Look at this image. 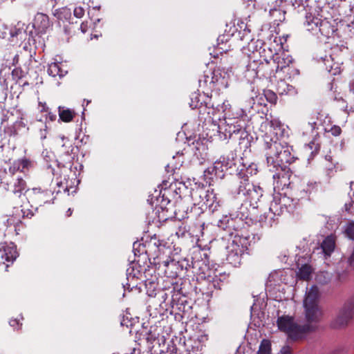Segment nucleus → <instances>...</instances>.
Instances as JSON below:
<instances>
[{
	"label": "nucleus",
	"instance_id": "a878e982",
	"mask_svg": "<svg viewBox=\"0 0 354 354\" xmlns=\"http://www.w3.org/2000/svg\"><path fill=\"white\" fill-rule=\"evenodd\" d=\"M58 111L59 119L64 122L72 121L75 115V113L73 110L64 106H59Z\"/></svg>",
	"mask_w": 354,
	"mask_h": 354
},
{
	"label": "nucleus",
	"instance_id": "412c9836",
	"mask_svg": "<svg viewBox=\"0 0 354 354\" xmlns=\"http://www.w3.org/2000/svg\"><path fill=\"white\" fill-rule=\"evenodd\" d=\"M314 185L313 184H307L305 183H300L299 185H292L290 189H292L293 194L297 200L301 198H306L308 197L309 194L313 189Z\"/></svg>",
	"mask_w": 354,
	"mask_h": 354
},
{
	"label": "nucleus",
	"instance_id": "0eeeda50",
	"mask_svg": "<svg viewBox=\"0 0 354 354\" xmlns=\"http://www.w3.org/2000/svg\"><path fill=\"white\" fill-rule=\"evenodd\" d=\"M233 153L229 154L226 156H223L216 160L213 165L208 167L204 171V177L205 180L209 184L214 178V176L218 178H223L225 176V172L230 168L235 165Z\"/></svg>",
	"mask_w": 354,
	"mask_h": 354
},
{
	"label": "nucleus",
	"instance_id": "72a5a7b5",
	"mask_svg": "<svg viewBox=\"0 0 354 354\" xmlns=\"http://www.w3.org/2000/svg\"><path fill=\"white\" fill-rule=\"evenodd\" d=\"M205 223L204 222H198L192 227L193 235L199 239L204 235V229Z\"/></svg>",
	"mask_w": 354,
	"mask_h": 354
},
{
	"label": "nucleus",
	"instance_id": "8fccbe9b",
	"mask_svg": "<svg viewBox=\"0 0 354 354\" xmlns=\"http://www.w3.org/2000/svg\"><path fill=\"white\" fill-rule=\"evenodd\" d=\"M333 136H338L341 134L342 129L338 126H333L330 128V130L329 131Z\"/></svg>",
	"mask_w": 354,
	"mask_h": 354
},
{
	"label": "nucleus",
	"instance_id": "052dcab7",
	"mask_svg": "<svg viewBox=\"0 0 354 354\" xmlns=\"http://www.w3.org/2000/svg\"><path fill=\"white\" fill-rule=\"evenodd\" d=\"M72 213H73L72 209H71V208H69V209L66 211V216H67V217L71 216V214H72Z\"/></svg>",
	"mask_w": 354,
	"mask_h": 354
},
{
	"label": "nucleus",
	"instance_id": "a211bd4d",
	"mask_svg": "<svg viewBox=\"0 0 354 354\" xmlns=\"http://www.w3.org/2000/svg\"><path fill=\"white\" fill-rule=\"evenodd\" d=\"M268 125V131L263 137L266 135H270L272 140L281 141L280 138L283 137L286 133L283 124L279 120L274 119L269 122Z\"/></svg>",
	"mask_w": 354,
	"mask_h": 354
},
{
	"label": "nucleus",
	"instance_id": "09e8293b",
	"mask_svg": "<svg viewBox=\"0 0 354 354\" xmlns=\"http://www.w3.org/2000/svg\"><path fill=\"white\" fill-rule=\"evenodd\" d=\"M203 80H199V84L200 86H202V84H203L205 86L209 87V82L211 81V75H204Z\"/></svg>",
	"mask_w": 354,
	"mask_h": 354
},
{
	"label": "nucleus",
	"instance_id": "de8ad7c7",
	"mask_svg": "<svg viewBox=\"0 0 354 354\" xmlns=\"http://www.w3.org/2000/svg\"><path fill=\"white\" fill-rule=\"evenodd\" d=\"M62 142H63V144L62 145V147L63 148H66V153H67L68 155H69V152H70V149L72 148V145L71 144V142H69L68 140H66V142H64V140H66V138L62 136Z\"/></svg>",
	"mask_w": 354,
	"mask_h": 354
},
{
	"label": "nucleus",
	"instance_id": "ddd939ff",
	"mask_svg": "<svg viewBox=\"0 0 354 354\" xmlns=\"http://www.w3.org/2000/svg\"><path fill=\"white\" fill-rule=\"evenodd\" d=\"M266 66L261 60H256L250 58L249 62L246 66L245 72V77L249 80H254L255 78L261 76H265L262 73L263 68Z\"/></svg>",
	"mask_w": 354,
	"mask_h": 354
},
{
	"label": "nucleus",
	"instance_id": "b1692460",
	"mask_svg": "<svg viewBox=\"0 0 354 354\" xmlns=\"http://www.w3.org/2000/svg\"><path fill=\"white\" fill-rule=\"evenodd\" d=\"M319 289L316 286H313L306 292L304 305L318 304Z\"/></svg>",
	"mask_w": 354,
	"mask_h": 354
},
{
	"label": "nucleus",
	"instance_id": "a19ab883",
	"mask_svg": "<svg viewBox=\"0 0 354 354\" xmlns=\"http://www.w3.org/2000/svg\"><path fill=\"white\" fill-rule=\"evenodd\" d=\"M234 223H237L242 224L243 223V221L241 218H239V219H236V220H233L232 218L227 219V227L229 230L231 229V228H233L234 230H237L239 228L240 225H238L237 226H235L234 225Z\"/></svg>",
	"mask_w": 354,
	"mask_h": 354
},
{
	"label": "nucleus",
	"instance_id": "473e14b6",
	"mask_svg": "<svg viewBox=\"0 0 354 354\" xmlns=\"http://www.w3.org/2000/svg\"><path fill=\"white\" fill-rule=\"evenodd\" d=\"M54 15L57 17L59 20H67L71 17V10L66 7H64L57 10H55Z\"/></svg>",
	"mask_w": 354,
	"mask_h": 354
},
{
	"label": "nucleus",
	"instance_id": "e2e57ef3",
	"mask_svg": "<svg viewBox=\"0 0 354 354\" xmlns=\"http://www.w3.org/2000/svg\"><path fill=\"white\" fill-rule=\"evenodd\" d=\"M309 124H310L312 129H315V127H316V122H312V123H309Z\"/></svg>",
	"mask_w": 354,
	"mask_h": 354
},
{
	"label": "nucleus",
	"instance_id": "13d9d810",
	"mask_svg": "<svg viewBox=\"0 0 354 354\" xmlns=\"http://www.w3.org/2000/svg\"><path fill=\"white\" fill-rule=\"evenodd\" d=\"M176 235L178 236H183L185 235V231H182L181 229L180 228L179 230L176 232Z\"/></svg>",
	"mask_w": 354,
	"mask_h": 354
},
{
	"label": "nucleus",
	"instance_id": "f3484780",
	"mask_svg": "<svg viewBox=\"0 0 354 354\" xmlns=\"http://www.w3.org/2000/svg\"><path fill=\"white\" fill-rule=\"evenodd\" d=\"M53 192L48 189H41L40 187H35L31 190L30 199L33 203L42 205L50 201Z\"/></svg>",
	"mask_w": 354,
	"mask_h": 354
},
{
	"label": "nucleus",
	"instance_id": "6e6d98bb",
	"mask_svg": "<svg viewBox=\"0 0 354 354\" xmlns=\"http://www.w3.org/2000/svg\"><path fill=\"white\" fill-rule=\"evenodd\" d=\"M282 272H274V273H272L271 274L270 276H269V280L270 281H276V279L279 277V274H281Z\"/></svg>",
	"mask_w": 354,
	"mask_h": 354
},
{
	"label": "nucleus",
	"instance_id": "f257e3e1",
	"mask_svg": "<svg viewBox=\"0 0 354 354\" xmlns=\"http://www.w3.org/2000/svg\"><path fill=\"white\" fill-rule=\"evenodd\" d=\"M263 148L269 170L286 167L285 163L290 164L295 160L286 143L276 139L272 140L270 135H266L263 137Z\"/></svg>",
	"mask_w": 354,
	"mask_h": 354
},
{
	"label": "nucleus",
	"instance_id": "774afa93",
	"mask_svg": "<svg viewBox=\"0 0 354 354\" xmlns=\"http://www.w3.org/2000/svg\"><path fill=\"white\" fill-rule=\"evenodd\" d=\"M274 42H277V37H275V38H274Z\"/></svg>",
	"mask_w": 354,
	"mask_h": 354
},
{
	"label": "nucleus",
	"instance_id": "c9c22d12",
	"mask_svg": "<svg viewBox=\"0 0 354 354\" xmlns=\"http://www.w3.org/2000/svg\"><path fill=\"white\" fill-rule=\"evenodd\" d=\"M201 95L198 93H194L191 95L189 106L192 109H198L202 106V102L201 101Z\"/></svg>",
	"mask_w": 354,
	"mask_h": 354
},
{
	"label": "nucleus",
	"instance_id": "0e129e2a",
	"mask_svg": "<svg viewBox=\"0 0 354 354\" xmlns=\"http://www.w3.org/2000/svg\"><path fill=\"white\" fill-rule=\"evenodd\" d=\"M64 31H65L66 34H67V35L71 34V32L68 30V28L66 26L64 27Z\"/></svg>",
	"mask_w": 354,
	"mask_h": 354
},
{
	"label": "nucleus",
	"instance_id": "c03bdc74",
	"mask_svg": "<svg viewBox=\"0 0 354 354\" xmlns=\"http://www.w3.org/2000/svg\"><path fill=\"white\" fill-rule=\"evenodd\" d=\"M84 9L81 6L75 7L73 10V15L77 18H82L84 15Z\"/></svg>",
	"mask_w": 354,
	"mask_h": 354
},
{
	"label": "nucleus",
	"instance_id": "338daca9",
	"mask_svg": "<svg viewBox=\"0 0 354 354\" xmlns=\"http://www.w3.org/2000/svg\"><path fill=\"white\" fill-rule=\"evenodd\" d=\"M243 168H245V166H243L242 169H243V171H246V174L248 175V169H249V168H247L246 169H243ZM241 169H240V171H241Z\"/></svg>",
	"mask_w": 354,
	"mask_h": 354
},
{
	"label": "nucleus",
	"instance_id": "69168bd1",
	"mask_svg": "<svg viewBox=\"0 0 354 354\" xmlns=\"http://www.w3.org/2000/svg\"><path fill=\"white\" fill-rule=\"evenodd\" d=\"M55 115H49V118H50V120H54L55 119Z\"/></svg>",
	"mask_w": 354,
	"mask_h": 354
},
{
	"label": "nucleus",
	"instance_id": "2eb2a0df",
	"mask_svg": "<svg viewBox=\"0 0 354 354\" xmlns=\"http://www.w3.org/2000/svg\"><path fill=\"white\" fill-rule=\"evenodd\" d=\"M305 309V316L307 324L310 326H314L315 330L317 328V324L321 320L322 313L319 309L318 304L304 305Z\"/></svg>",
	"mask_w": 354,
	"mask_h": 354
},
{
	"label": "nucleus",
	"instance_id": "79ce46f5",
	"mask_svg": "<svg viewBox=\"0 0 354 354\" xmlns=\"http://www.w3.org/2000/svg\"><path fill=\"white\" fill-rule=\"evenodd\" d=\"M277 202L273 201V202L271 203L270 207H269V212L266 216V219H267V218L268 216L270 217V221L272 219V216L276 214V213L274 212V210H275L277 212Z\"/></svg>",
	"mask_w": 354,
	"mask_h": 354
},
{
	"label": "nucleus",
	"instance_id": "9d476101",
	"mask_svg": "<svg viewBox=\"0 0 354 354\" xmlns=\"http://www.w3.org/2000/svg\"><path fill=\"white\" fill-rule=\"evenodd\" d=\"M232 70L217 67L211 73V81L209 88L212 90L221 91L228 86L231 77Z\"/></svg>",
	"mask_w": 354,
	"mask_h": 354
},
{
	"label": "nucleus",
	"instance_id": "4468645a",
	"mask_svg": "<svg viewBox=\"0 0 354 354\" xmlns=\"http://www.w3.org/2000/svg\"><path fill=\"white\" fill-rule=\"evenodd\" d=\"M10 182L8 185H2L6 190L10 191L18 197H20L28 190L26 183L21 176H13V177H10Z\"/></svg>",
	"mask_w": 354,
	"mask_h": 354
},
{
	"label": "nucleus",
	"instance_id": "dca6fc26",
	"mask_svg": "<svg viewBox=\"0 0 354 354\" xmlns=\"http://www.w3.org/2000/svg\"><path fill=\"white\" fill-rule=\"evenodd\" d=\"M255 43L257 44V45L255 46L256 47L259 44L261 45L260 49L259 51V55L263 59V60L266 62L265 65L267 66L268 64L269 63V59H271V58L273 59V57H274V55H276L277 53L274 52L272 50L271 47L267 46L266 44H263L261 40H257L255 41ZM254 42L253 41H252L251 43L249 44V48H250V50H252V53L254 55L253 57H256L255 51L257 52V50L254 49Z\"/></svg>",
	"mask_w": 354,
	"mask_h": 354
},
{
	"label": "nucleus",
	"instance_id": "e433bc0d",
	"mask_svg": "<svg viewBox=\"0 0 354 354\" xmlns=\"http://www.w3.org/2000/svg\"><path fill=\"white\" fill-rule=\"evenodd\" d=\"M10 35L12 39L19 37L20 39H22L23 37L26 35V31L21 28H14L10 30Z\"/></svg>",
	"mask_w": 354,
	"mask_h": 354
},
{
	"label": "nucleus",
	"instance_id": "423d86ee",
	"mask_svg": "<svg viewBox=\"0 0 354 354\" xmlns=\"http://www.w3.org/2000/svg\"><path fill=\"white\" fill-rule=\"evenodd\" d=\"M277 326L280 330L286 333L289 338L294 340L301 339L306 333L315 330L314 326L298 325L294 322L293 317L290 316L279 317Z\"/></svg>",
	"mask_w": 354,
	"mask_h": 354
},
{
	"label": "nucleus",
	"instance_id": "aec40b11",
	"mask_svg": "<svg viewBox=\"0 0 354 354\" xmlns=\"http://www.w3.org/2000/svg\"><path fill=\"white\" fill-rule=\"evenodd\" d=\"M48 17L43 13H37L33 21V27L38 33H45L50 28Z\"/></svg>",
	"mask_w": 354,
	"mask_h": 354
},
{
	"label": "nucleus",
	"instance_id": "39448f33",
	"mask_svg": "<svg viewBox=\"0 0 354 354\" xmlns=\"http://www.w3.org/2000/svg\"><path fill=\"white\" fill-rule=\"evenodd\" d=\"M230 235V237L227 239L225 246L226 260L233 267H239L241 264L243 256L247 249L245 246L246 239L237 234L232 236V233Z\"/></svg>",
	"mask_w": 354,
	"mask_h": 354
},
{
	"label": "nucleus",
	"instance_id": "bf43d9fd",
	"mask_svg": "<svg viewBox=\"0 0 354 354\" xmlns=\"http://www.w3.org/2000/svg\"><path fill=\"white\" fill-rule=\"evenodd\" d=\"M201 191H198V190H196V191L194 192L192 194V196H198L201 198Z\"/></svg>",
	"mask_w": 354,
	"mask_h": 354
},
{
	"label": "nucleus",
	"instance_id": "58836bf2",
	"mask_svg": "<svg viewBox=\"0 0 354 354\" xmlns=\"http://www.w3.org/2000/svg\"><path fill=\"white\" fill-rule=\"evenodd\" d=\"M21 125L20 122H16L13 124L12 126L8 127L5 129V132L8 136H15L17 133V128Z\"/></svg>",
	"mask_w": 354,
	"mask_h": 354
},
{
	"label": "nucleus",
	"instance_id": "9b49d317",
	"mask_svg": "<svg viewBox=\"0 0 354 354\" xmlns=\"http://www.w3.org/2000/svg\"><path fill=\"white\" fill-rule=\"evenodd\" d=\"M353 314L354 297L339 310L336 317L332 321L331 326L334 328L345 327L353 318Z\"/></svg>",
	"mask_w": 354,
	"mask_h": 354
},
{
	"label": "nucleus",
	"instance_id": "f704fd0d",
	"mask_svg": "<svg viewBox=\"0 0 354 354\" xmlns=\"http://www.w3.org/2000/svg\"><path fill=\"white\" fill-rule=\"evenodd\" d=\"M271 353V344L268 339H263L259 346L258 354H270Z\"/></svg>",
	"mask_w": 354,
	"mask_h": 354
},
{
	"label": "nucleus",
	"instance_id": "49530a36",
	"mask_svg": "<svg viewBox=\"0 0 354 354\" xmlns=\"http://www.w3.org/2000/svg\"><path fill=\"white\" fill-rule=\"evenodd\" d=\"M42 127L40 128L39 131V136L41 140H44L47 136V126L45 124H41Z\"/></svg>",
	"mask_w": 354,
	"mask_h": 354
},
{
	"label": "nucleus",
	"instance_id": "4d7b16f0",
	"mask_svg": "<svg viewBox=\"0 0 354 354\" xmlns=\"http://www.w3.org/2000/svg\"><path fill=\"white\" fill-rule=\"evenodd\" d=\"M9 323L10 325L13 328H16V326L19 325V321L16 319H11Z\"/></svg>",
	"mask_w": 354,
	"mask_h": 354
},
{
	"label": "nucleus",
	"instance_id": "4c0bfd02",
	"mask_svg": "<svg viewBox=\"0 0 354 354\" xmlns=\"http://www.w3.org/2000/svg\"><path fill=\"white\" fill-rule=\"evenodd\" d=\"M344 232L349 239L354 240V221L349 222L345 226Z\"/></svg>",
	"mask_w": 354,
	"mask_h": 354
},
{
	"label": "nucleus",
	"instance_id": "c85d7f7f",
	"mask_svg": "<svg viewBox=\"0 0 354 354\" xmlns=\"http://www.w3.org/2000/svg\"><path fill=\"white\" fill-rule=\"evenodd\" d=\"M335 243L334 238L331 236H328L323 241L322 243V248L326 255L330 256L335 249Z\"/></svg>",
	"mask_w": 354,
	"mask_h": 354
},
{
	"label": "nucleus",
	"instance_id": "f03ea898",
	"mask_svg": "<svg viewBox=\"0 0 354 354\" xmlns=\"http://www.w3.org/2000/svg\"><path fill=\"white\" fill-rule=\"evenodd\" d=\"M246 118L247 115L241 111L236 117H225L223 120H220L218 124H214L213 131H216L221 140H228L233 134L245 133Z\"/></svg>",
	"mask_w": 354,
	"mask_h": 354
},
{
	"label": "nucleus",
	"instance_id": "603ef678",
	"mask_svg": "<svg viewBox=\"0 0 354 354\" xmlns=\"http://www.w3.org/2000/svg\"><path fill=\"white\" fill-rule=\"evenodd\" d=\"M323 275H324V273H323V272H322V273H320V274H317V280L319 282L322 283H327L328 281H329V280H330V277H329L328 274H327V277L324 276V280H322L321 278H322V277Z\"/></svg>",
	"mask_w": 354,
	"mask_h": 354
},
{
	"label": "nucleus",
	"instance_id": "2f4dec72",
	"mask_svg": "<svg viewBox=\"0 0 354 354\" xmlns=\"http://www.w3.org/2000/svg\"><path fill=\"white\" fill-rule=\"evenodd\" d=\"M160 330L161 329L158 327H151L146 334L147 342L152 345L156 340L158 339Z\"/></svg>",
	"mask_w": 354,
	"mask_h": 354
},
{
	"label": "nucleus",
	"instance_id": "a18cd8bd",
	"mask_svg": "<svg viewBox=\"0 0 354 354\" xmlns=\"http://www.w3.org/2000/svg\"><path fill=\"white\" fill-rule=\"evenodd\" d=\"M267 100L271 103H275L277 101V96L274 93L271 91H268L265 94Z\"/></svg>",
	"mask_w": 354,
	"mask_h": 354
},
{
	"label": "nucleus",
	"instance_id": "680f3d73",
	"mask_svg": "<svg viewBox=\"0 0 354 354\" xmlns=\"http://www.w3.org/2000/svg\"><path fill=\"white\" fill-rule=\"evenodd\" d=\"M348 27L351 28L354 30V21H351V23L348 24Z\"/></svg>",
	"mask_w": 354,
	"mask_h": 354
},
{
	"label": "nucleus",
	"instance_id": "4be33fe9",
	"mask_svg": "<svg viewBox=\"0 0 354 354\" xmlns=\"http://www.w3.org/2000/svg\"><path fill=\"white\" fill-rule=\"evenodd\" d=\"M198 204L203 203V204L212 209L213 211L216 210L218 207L220 206V200L214 193V189H208L205 193L204 198L201 201L198 202Z\"/></svg>",
	"mask_w": 354,
	"mask_h": 354
},
{
	"label": "nucleus",
	"instance_id": "1a4fd4ad",
	"mask_svg": "<svg viewBox=\"0 0 354 354\" xmlns=\"http://www.w3.org/2000/svg\"><path fill=\"white\" fill-rule=\"evenodd\" d=\"M273 172V185L275 190H284L290 188L295 184L292 178V173L288 167H281L270 170Z\"/></svg>",
	"mask_w": 354,
	"mask_h": 354
},
{
	"label": "nucleus",
	"instance_id": "5701e85b",
	"mask_svg": "<svg viewBox=\"0 0 354 354\" xmlns=\"http://www.w3.org/2000/svg\"><path fill=\"white\" fill-rule=\"evenodd\" d=\"M274 62L277 64L276 71H282L283 68L289 66L292 63V59L291 56L285 53L281 54L276 53L273 57Z\"/></svg>",
	"mask_w": 354,
	"mask_h": 354
},
{
	"label": "nucleus",
	"instance_id": "7ed1b4c3",
	"mask_svg": "<svg viewBox=\"0 0 354 354\" xmlns=\"http://www.w3.org/2000/svg\"><path fill=\"white\" fill-rule=\"evenodd\" d=\"M324 13L323 9L307 12L304 24L308 31L315 34L319 32L326 37H330L335 28Z\"/></svg>",
	"mask_w": 354,
	"mask_h": 354
},
{
	"label": "nucleus",
	"instance_id": "37998d69",
	"mask_svg": "<svg viewBox=\"0 0 354 354\" xmlns=\"http://www.w3.org/2000/svg\"><path fill=\"white\" fill-rule=\"evenodd\" d=\"M353 185H354V183H351V186H350L351 190L353 189ZM351 202L350 203H346L344 205V208L346 212L352 213L351 207H352L353 204L354 203V192H353L352 196H351Z\"/></svg>",
	"mask_w": 354,
	"mask_h": 354
},
{
	"label": "nucleus",
	"instance_id": "c756f323",
	"mask_svg": "<svg viewBox=\"0 0 354 354\" xmlns=\"http://www.w3.org/2000/svg\"><path fill=\"white\" fill-rule=\"evenodd\" d=\"M48 73L52 77H63L66 73V71L62 70L59 63H51L48 65Z\"/></svg>",
	"mask_w": 354,
	"mask_h": 354
},
{
	"label": "nucleus",
	"instance_id": "cd10ccee",
	"mask_svg": "<svg viewBox=\"0 0 354 354\" xmlns=\"http://www.w3.org/2000/svg\"><path fill=\"white\" fill-rule=\"evenodd\" d=\"M298 271L297 272V277L300 279L308 280L311 274L312 268L307 264L304 263L299 266V263H297Z\"/></svg>",
	"mask_w": 354,
	"mask_h": 354
},
{
	"label": "nucleus",
	"instance_id": "864d4df0",
	"mask_svg": "<svg viewBox=\"0 0 354 354\" xmlns=\"http://www.w3.org/2000/svg\"><path fill=\"white\" fill-rule=\"evenodd\" d=\"M88 29V26L87 22H82L80 25V30L82 33H85L87 32Z\"/></svg>",
	"mask_w": 354,
	"mask_h": 354
},
{
	"label": "nucleus",
	"instance_id": "393cba45",
	"mask_svg": "<svg viewBox=\"0 0 354 354\" xmlns=\"http://www.w3.org/2000/svg\"><path fill=\"white\" fill-rule=\"evenodd\" d=\"M1 259L6 262L12 263L17 257V252L14 246L3 247L1 251Z\"/></svg>",
	"mask_w": 354,
	"mask_h": 354
},
{
	"label": "nucleus",
	"instance_id": "6ab92c4d",
	"mask_svg": "<svg viewBox=\"0 0 354 354\" xmlns=\"http://www.w3.org/2000/svg\"><path fill=\"white\" fill-rule=\"evenodd\" d=\"M315 59L317 62H322L325 65V68L329 73H331L333 75H335L336 74L340 72V63L339 62L334 61L333 64H330V62H333V57L332 55H326L323 56L322 55L317 54L316 55Z\"/></svg>",
	"mask_w": 354,
	"mask_h": 354
},
{
	"label": "nucleus",
	"instance_id": "6e6552de",
	"mask_svg": "<svg viewBox=\"0 0 354 354\" xmlns=\"http://www.w3.org/2000/svg\"><path fill=\"white\" fill-rule=\"evenodd\" d=\"M34 165V161L26 157H23L14 160L10 163V165L8 167V171H5V175L1 179V184H10V177L15 176V174L17 171L26 174L33 168Z\"/></svg>",
	"mask_w": 354,
	"mask_h": 354
},
{
	"label": "nucleus",
	"instance_id": "ea45409f",
	"mask_svg": "<svg viewBox=\"0 0 354 354\" xmlns=\"http://www.w3.org/2000/svg\"><path fill=\"white\" fill-rule=\"evenodd\" d=\"M350 93L348 95V100L351 103V109H354V82H352L349 84Z\"/></svg>",
	"mask_w": 354,
	"mask_h": 354
},
{
	"label": "nucleus",
	"instance_id": "5fc2aeb1",
	"mask_svg": "<svg viewBox=\"0 0 354 354\" xmlns=\"http://www.w3.org/2000/svg\"><path fill=\"white\" fill-rule=\"evenodd\" d=\"M279 354H291L290 348L289 346L283 347Z\"/></svg>",
	"mask_w": 354,
	"mask_h": 354
},
{
	"label": "nucleus",
	"instance_id": "20e7f679",
	"mask_svg": "<svg viewBox=\"0 0 354 354\" xmlns=\"http://www.w3.org/2000/svg\"><path fill=\"white\" fill-rule=\"evenodd\" d=\"M239 181L237 194L242 195L244 200L250 203L254 209L257 208V203L263 196L262 188L250 183L246 171L241 169L236 174Z\"/></svg>",
	"mask_w": 354,
	"mask_h": 354
},
{
	"label": "nucleus",
	"instance_id": "3c124183",
	"mask_svg": "<svg viewBox=\"0 0 354 354\" xmlns=\"http://www.w3.org/2000/svg\"><path fill=\"white\" fill-rule=\"evenodd\" d=\"M230 108V104L227 101L223 102L221 105H217L216 109L218 110L221 109L223 112L226 111Z\"/></svg>",
	"mask_w": 354,
	"mask_h": 354
},
{
	"label": "nucleus",
	"instance_id": "bb28decb",
	"mask_svg": "<svg viewBox=\"0 0 354 354\" xmlns=\"http://www.w3.org/2000/svg\"><path fill=\"white\" fill-rule=\"evenodd\" d=\"M276 90L279 95H291L295 93V88L282 80L277 82Z\"/></svg>",
	"mask_w": 354,
	"mask_h": 354
},
{
	"label": "nucleus",
	"instance_id": "f8f14e48",
	"mask_svg": "<svg viewBox=\"0 0 354 354\" xmlns=\"http://www.w3.org/2000/svg\"><path fill=\"white\" fill-rule=\"evenodd\" d=\"M165 252L157 255L154 259V263L158 268H164L165 274L169 277L176 276V272L174 270L178 267V262L171 259L169 255H165Z\"/></svg>",
	"mask_w": 354,
	"mask_h": 354
},
{
	"label": "nucleus",
	"instance_id": "7c9ffc66",
	"mask_svg": "<svg viewBox=\"0 0 354 354\" xmlns=\"http://www.w3.org/2000/svg\"><path fill=\"white\" fill-rule=\"evenodd\" d=\"M270 15L274 19V22H282L285 20L286 11L281 8H273L270 10Z\"/></svg>",
	"mask_w": 354,
	"mask_h": 354
}]
</instances>
